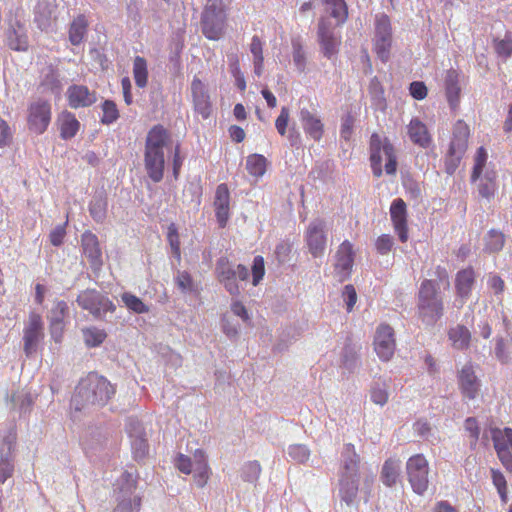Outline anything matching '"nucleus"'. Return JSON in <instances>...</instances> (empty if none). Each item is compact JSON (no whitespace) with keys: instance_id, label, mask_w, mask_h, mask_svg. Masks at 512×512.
<instances>
[{"instance_id":"nucleus-8","label":"nucleus","mask_w":512,"mask_h":512,"mask_svg":"<svg viewBox=\"0 0 512 512\" xmlns=\"http://www.w3.org/2000/svg\"><path fill=\"white\" fill-rule=\"evenodd\" d=\"M76 302L80 308L89 311L97 320H105L107 313H113L116 310L115 304L96 289L81 291Z\"/></svg>"},{"instance_id":"nucleus-6","label":"nucleus","mask_w":512,"mask_h":512,"mask_svg":"<svg viewBox=\"0 0 512 512\" xmlns=\"http://www.w3.org/2000/svg\"><path fill=\"white\" fill-rule=\"evenodd\" d=\"M226 13L223 0H207L201 15V30L209 40H219L225 31Z\"/></svg>"},{"instance_id":"nucleus-62","label":"nucleus","mask_w":512,"mask_h":512,"mask_svg":"<svg viewBox=\"0 0 512 512\" xmlns=\"http://www.w3.org/2000/svg\"><path fill=\"white\" fill-rule=\"evenodd\" d=\"M66 224L57 225L49 234V240L55 247L62 245L66 235Z\"/></svg>"},{"instance_id":"nucleus-12","label":"nucleus","mask_w":512,"mask_h":512,"mask_svg":"<svg viewBox=\"0 0 512 512\" xmlns=\"http://www.w3.org/2000/svg\"><path fill=\"white\" fill-rule=\"evenodd\" d=\"M394 329L388 324L377 327L374 336V350L382 361H389L395 352Z\"/></svg>"},{"instance_id":"nucleus-31","label":"nucleus","mask_w":512,"mask_h":512,"mask_svg":"<svg viewBox=\"0 0 512 512\" xmlns=\"http://www.w3.org/2000/svg\"><path fill=\"white\" fill-rule=\"evenodd\" d=\"M88 23L84 15L77 16L70 24L68 30L69 42L73 46L80 45L87 35Z\"/></svg>"},{"instance_id":"nucleus-19","label":"nucleus","mask_w":512,"mask_h":512,"mask_svg":"<svg viewBox=\"0 0 512 512\" xmlns=\"http://www.w3.org/2000/svg\"><path fill=\"white\" fill-rule=\"evenodd\" d=\"M213 206L217 223L220 228H224L230 218V192L227 184L217 186Z\"/></svg>"},{"instance_id":"nucleus-17","label":"nucleus","mask_w":512,"mask_h":512,"mask_svg":"<svg viewBox=\"0 0 512 512\" xmlns=\"http://www.w3.org/2000/svg\"><path fill=\"white\" fill-rule=\"evenodd\" d=\"M191 95L195 112L200 114L204 119L209 118L212 112L210 95L205 84L197 77H194L192 80Z\"/></svg>"},{"instance_id":"nucleus-43","label":"nucleus","mask_w":512,"mask_h":512,"mask_svg":"<svg viewBox=\"0 0 512 512\" xmlns=\"http://www.w3.org/2000/svg\"><path fill=\"white\" fill-rule=\"evenodd\" d=\"M133 75L139 88H144L148 82L147 62L141 56H136L133 62Z\"/></svg>"},{"instance_id":"nucleus-51","label":"nucleus","mask_w":512,"mask_h":512,"mask_svg":"<svg viewBox=\"0 0 512 512\" xmlns=\"http://www.w3.org/2000/svg\"><path fill=\"white\" fill-rule=\"evenodd\" d=\"M383 153L387 159V162L385 164V172L388 175L395 174L397 170V158L395 155L394 147L390 142H384Z\"/></svg>"},{"instance_id":"nucleus-2","label":"nucleus","mask_w":512,"mask_h":512,"mask_svg":"<svg viewBox=\"0 0 512 512\" xmlns=\"http://www.w3.org/2000/svg\"><path fill=\"white\" fill-rule=\"evenodd\" d=\"M360 456L353 444H345L341 454L338 496L349 507H356L359 492Z\"/></svg>"},{"instance_id":"nucleus-64","label":"nucleus","mask_w":512,"mask_h":512,"mask_svg":"<svg viewBox=\"0 0 512 512\" xmlns=\"http://www.w3.org/2000/svg\"><path fill=\"white\" fill-rule=\"evenodd\" d=\"M393 244V238L383 234L376 241V249L380 254L385 255L391 251Z\"/></svg>"},{"instance_id":"nucleus-34","label":"nucleus","mask_w":512,"mask_h":512,"mask_svg":"<svg viewBox=\"0 0 512 512\" xmlns=\"http://www.w3.org/2000/svg\"><path fill=\"white\" fill-rule=\"evenodd\" d=\"M137 486L136 476L133 472L125 471L120 480L118 481V487H119V496H118V502L123 498H131L133 499L135 496H138L135 494Z\"/></svg>"},{"instance_id":"nucleus-9","label":"nucleus","mask_w":512,"mask_h":512,"mask_svg":"<svg viewBox=\"0 0 512 512\" xmlns=\"http://www.w3.org/2000/svg\"><path fill=\"white\" fill-rule=\"evenodd\" d=\"M406 473L412 490L423 495L429 485V465L426 458L422 454L411 456L406 463Z\"/></svg>"},{"instance_id":"nucleus-10","label":"nucleus","mask_w":512,"mask_h":512,"mask_svg":"<svg viewBox=\"0 0 512 512\" xmlns=\"http://www.w3.org/2000/svg\"><path fill=\"white\" fill-rule=\"evenodd\" d=\"M392 46V28L389 17L380 14L375 19L374 50L382 62H387Z\"/></svg>"},{"instance_id":"nucleus-63","label":"nucleus","mask_w":512,"mask_h":512,"mask_svg":"<svg viewBox=\"0 0 512 512\" xmlns=\"http://www.w3.org/2000/svg\"><path fill=\"white\" fill-rule=\"evenodd\" d=\"M289 121V110L287 107H282L279 116L275 121V127L281 136L287 132V125Z\"/></svg>"},{"instance_id":"nucleus-32","label":"nucleus","mask_w":512,"mask_h":512,"mask_svg":"<svg viewBox=\"0 0 512 512\" xmlns=\"http://www.w3.org/2000/svg\"><path fill=\"white\" fill-rule=\"evenodd\" d=\"M89 212L91 217L98 223H102L107 214V196L105 192L100 191L94 194L89 203Z\"/></svg>"},{"instance_id":"nucleus-49","label":"nucleus","mask_w":512,"mask_h":512,"mask_svg":"<svg viewBox=\"0 0 512 512\" xmlns=\"http://www.w3.org/2000/svg\"><path fill=\"white\" fill-rule=\"evenodd\" d=\"M103 116L101 117V123L110 125L116 122L119 118V111L117 105L112 100H105L102 103Z\"/></svg>"},{"instance_id":"nucleus-22","label":"nucleus","mask_w":512,"mask_h":512,"mask_svg":"<svg viewBox=\"0 0 512 512\" xmlns=\"http://www.w3.org/2000/svg\"><path fill=\"white\" fill-rule=\"evenodd\" d=\"M81 247L84 256L90 263L91 268L93 270L100 269L103 261L102 252L97 236L90 231H85L81 236Z\"/></svg>"},{"instance_id":"nucleus-25","label":"nucleus","mask_w":512,"mask_h":512,"mask_svg":"<svg viewBox=\"0 0 512 512\" xmlns=\"http://www.w3.org/2000/svg\"><path fill=\"white\" fill-rule=\"evenodd\" d=\"M459 382L463 395L468 399H474L479 391V381L475 376L473 367L465 365L459 374Z\"/></svg>"},{"instance_id":"nucleus-38","label":"nucleus","mask_w":512,"mask_h":512,"mask_svg":"<svg viewBox=\"0 0 512 512\" xmlns=\"http://www.w3.org/2000/svg\"><path fill=\"white\" fill-rule=\"evenodd\" d=\"M400 465L396 460L388 459L385 461L381 471V480L383 484L392 487L396 484L399 477Z\"/></svg>"},{"instance_id":"nucleus-35","label":"nucleus","mask_w":512,"mask_h":512,"mask_svg":"<svg viewBox=\"0 0 512 512\" xmlns=\"http://www.w3.org/2000/svg\"><path fill=\"white\" fill-rule=\"evenodd\" d=\"M491 435L494 443V448L496 452L501 451H509L512 450V429L504 428L503 430L499 428L491 429Z\"/></svg>"},{"instance_id":"nucleus-59","label":"nucleus","mask_w":512,"mask_h":512,"mask_svg":"<svg viewBox=\"0 0 512 512\" xmlns=\"http://www.w3.org/2000/svg\"><path fill=\"white\" fill-rule=\"evenodd\" d=\"M126 431L131 439L146 436L145 429L137 418H128L126 422Z\"/></svg>"},{"instance_id":"nucleus-46","label":"nucleus","mask_w":512,"mask_h":512,"mask_svg":"<svg viewBox=\"0 0 512 512\" xmlns=\"http://www.w3.org/2000/svg\"><path fill=\"white\" fill-rule=\"evenodd\" d=\"M293 63L299 72H304L306 68V53L299 39H292Z\"/></svg>"},{"instance_id":"nucleus-52","label":"nucleus","mask_w":512,"mask_h":512,"mask_svg":"<svg viewBox=\"0 0 512 512\" xmlns=\"http://www.w3.org/2000/svg\"><path fill=\"white\" fill-rule=\"evenodd\" d=\"M487 161V152L484 147H479L475 155V163L473 166L471 181L475 182L481 176Z\"/></svg>"},{"instance_id":"nucleus-21","label":"nucleus","mask_w":512,"mask_h":512,"mask_svg":"<svg viewBox=\"0 0 512 512\" xmlns=\"http://www.w3.org/2000/svg\"><path fill=\"white\" fill-rule=\"evenodd\" d=\"M390 217L399 240L403 243L406 242L408 239L407 206L403 199L396 198L392 201Z\"/></svg>"},{"instance_id":"nucleus-42","label":"nucleus","mask_w":512,"mask_h":512,"mask_svg":"<svg viewBox=\"0 0 512 512\" xmlns=\"http://www.w3.org/2000/svg\"><path fill=\"white\" fill-rule=\"evenodd\" d=\"M387 389L388 385L384 380L374 381L370 389L371 401L380 406L385 405L389 397Z\"/></svg>"},{"instance_id":"nucleus-3","label":"nucleus","mask_w":512,"mask_h":512,"mask_svg":"<svg viewBox=\"0 0 512 512\" xmlns=\"http://www.w3.org/2000/svg\"><path fill=\"white\" fill-rule=\"evenodd\" d=\"M170 135L162 125L153 126L145 140L144 164L150 179L158 183L163 179L165 169L164 147Z\"/></svg>"},{"instance_id":"nucleus-53","label":"nucleus","mask_w":512,"mask_h":512,"mask_svg":"<svg viewBox=\"0 0 512 512\" xmlns=\"http://www.w3.org/2000/svg\"><path fill=\"white\" fill-rule=\"evenodd\" d=\"M331 17L337 20L338 24H343L348 17V9L345 0H337L328 5Z\"/></svg>"},{"instance_id":"nucleus-1","label":"nucleus","mask_w":512,"mask_h":512,"mask_svg":"<svg viewBox=\"0 0 512 512\" xmlns=\"http://www.w3.org/2000/svg\"><path fill=\"white\" fill-rule=\"evenodd\" d=\"M114 394V386L105 377L97 373H89L77 385L70 406L76 412L87 411L92 407H102Z\"/></svg>"},{"instance_id":"nucleus-47","label":"nucleus","mask_w":512,"mask_h":512,"mask_svg":"<svg viewBox=\"0 0 512 512\" xmlns=\"http://www.w3.org/2000/svg\"><path fill=\"white\" fill-rule=\"evenodd\" d=\"M504 235L497 230H490L485 238V248L489 252H498L504 246Z\"/></svg>"},{"instance_id":"nucleus-27","label":"nucleus","mask_w":512,"mask_h":512,"mask_svg":"<svg viewBox=\"0 0 512 512\" xmlns=\"http://www.w3.org/2000/svg\"><path fill=\"white\" fill-rule=\"evenodd\" d=\"M408 135L414 144L422 148L429 147L432 141L426 125L422 123L418 118L411 119L408 125Z\"/></svg>"},{"instance_id":"nucleus-57","label":"nucleus","mask_w":512,"mask_h":512,"mask_svg":"<svg viewBox=\"0 0 512 512\" xmlns=\"http://www.w3.org/2000/svg\"><path fill=\"white\" fill-rule=\"evenodd\" d=\"M68 305L65 301H57L49 314L50 322H60L65 323L64 320L68 314Z\"/></svg>"},{"instance_id":"nucleus-23","label":"nucleus","mask_w":512,"mask_h":512,"mask_svg":"<svg viewBox=\"0 0 512 512\" xmlns=\"http://www.w3.org/2000/svg\"><path fill=\"white\" fill-rule=\"evenodd\" d=\"M335 269L340 280L347 279L352 271L354 264L353 246L349 241H344L338 248L336 255Z\"/></svg>"},{"instance_id":"nucleus-29","label":"nucleus","mask_w":512,"mask_h":512,"mask_svg":"<svg viewBox=\"0 0 512 512\" xmlns=\"http://www.w3.org/2000/svg\"><path fill=\"white\" fill-rule=\"evenodd\" d=\"M58 121L60 127V136L64 140L73 138L80 128V122L76 119L73 113L68 111L62 112Z\"/></svg>"},{"instance_id":"nucleus-54","label":"nucleus","mask_w":512,"mask_h":512,"mask_svg":"<svg viewBox=\"0 0 512 512\" xmlns=\"http://www.w3.org/2000/svg\"><path fill=\"white\" fill-rule=\"evenodd\" d=\"M288 455L292 460L304 463L310 457V450L303 444H294L288 447Z\"/></svg>"},{"instance_id":"nucleus-13","label":"nucleus","mask_w":512,"mask_h":512,"mask_svg":"<svg viewBox=\"0 0 512 512\" xmlns=\"http://www.w3.org/2000/svg\"><path fill=\"white\" fill-rule=\"evenodd\" d=\"M51 121V104L47 100L38 99L29 107L28 124L30 129L42 134Z\"/></svg>"},{"instance_id":"nucleus-56","label":"nucleus","mask_w":512,"mask_h":512,"mask_svg":"<svg viewBox=\"0 0 512 512\" xmlns=\"http://www.w3.org/2000/svg\"><path fill=\"white\" fill-rule=\"evenodd\" d=\"M131 447L136 460L144 459L149 450L146 436L131 439Z\"/></svg>"},{"instance_id":"nucleus-60","label":"nucleus","mask_w":512,"mask_h":512,"mask_svg":"<svg viewBox=\"0 0 512 512\" xmlns=\"http://www.w3.org/2000/svg\"><path fill=\"white\" fill-rule=\"evenodd\" d=\"M175 467L184 474H190L194 471L192 459L182 453H179L174 460Z\"/></svg>"},{"instance_id":"nucleus-20","label":"nucleus","mask_w":512,"mask_h":512,"mask_svg":"<svg viewBox=\"0 0 512 512\" xmlns=\"http://www.w3.org/2000/svg\"><path fill=\"white\" fill-rule=\"evenodd\" d=\"M16 436L13 432H9L0 442V483H4L12 476L14 464L12 458V450L14 447Z\"/></svg>"},{"instance_id":"nucleus-37","label":"nucleus","mask_w":512,"mask_h":512,"mask_svg":"<svg viewBox=\"0 0 512 512\" xmlns=\"http://www.w3.org/2000/svg\"><path fill=\"white\" fill-rule=\"evenodd\" d=\"M445 90L450 106H455L459 100L460 88L458 74L455 70H448L445 78Z\"/></svg>"},{"instance_id":"nucleus-61","label":"nucleus","mask_w":512,"mask_h":512,"mask_svg":"<svg viewBox=\"0 0 512 512\" xmlns=\"http://www.w3.org/2000/svg\"><path fill=\"white\" fill-rule=\"evenodd\" d=\"M167 239L171 246L172 253L176 258H180V241L177 228L171 224L168 228Z\"/></svg>"},{"instance_id":"nucleus-11","label":"nucleus","mask_w":512,"mask_h":512,"mask_svg":"<svg viewBox=\"0 0 512 512\" xmlns=\"http://www.w3.org/2000/svg\"><path fill=\"white\" fill-rule=\"evenodd\" d=\"M327 225L323 219L311 221L305 232V241L314 258H321L327 246Z\"/></svg>"},{"instance_id":"nucleus-24","label":"nucleus","mask_w":512,"mask_h":512,"mask_svg":"<svg viewBox=\"0 0 512 512\" xmlns=\"http://www.w3.org/2000/svg\"><path fill=\"white\" fill-rule=\"evenodd\" d=\"M299 119L307 135L319 141L323 135V124L314 111L303 107L299 112Z\"/></svg>"},{"instance_id":"nucleus-41","label":"nucleus","mask_w":512,"mask_h":512,"mask_svg":"<svg viewBox=\"0 0 512 512\" xmlns=\"http://www.w3.org/2000/svg\"><path fill=\"white\" fill-rule=\"evenodd\" d=\"M266 162V158L263 155H250L246 160V169L255 178H260L266 172Z\"/></svg>"},{"instance_id":"nucleus-16","label":"nucleus","mask_w":512,"mask_h":512,"mask_svg":"<svg viewBox=\"0 0 512 512\" xmlns=\"http://www.w3.org/2000/svg\"><path fill=\"white\" fill-rule=\"evenodd\" d=\"M57 17V0H38L34 8V21L41 31H48Z\"/></svg>"},{"instance_id":"nucleus-26","label":"nucleus","mask_w":512,"mask_h":512,"mask_svg":"<svg viewBox=\"0 0 512 512\" xmlns=\"http://www.w3.org/2000/svg\"><path fill=\"white\" fill-rule=\"evenodd\" d=\"M7 45L15 51H26L28 48V37L26 28L19 21L11 24L7 30Z\"/></svg>"},{"instance_id":"nucleus-33","label":"nucleus","mask_w":512,"mask_h":512,"mask_svg":"<svg viewBox=\"0 0 512 512\" xmlns=\"http://www.w3.org/2000/svg\"><path fill=\"white\" fill-rule=\"evenodd\" d=\"M359 365L357 347L351 343H346L340 358V367L348 373H353Z\"/></svg>"},{"instance_id":"nucleus-5","label":"nucleus","mask_w":512,"mask_h":512,"mask_svg":"<svg viewBox=\"0 0 512 512\" xmlns=\"http://www.w3.org/2000/svg\"><path fill=\"white\" fill-rule=\"evenodd\" d=\"M215 273L218 281L233 297L238 296L241 291L238 281L245 282L250 276L249 270L246 266L242 264H235L224 256L220 257L216 261Z\"/></svg>"},{"instance_id":"nucleus-7","label":"nucleus","mask_w":512,"mask_h":512,"mask_svg":"<svg viewBox=\"0 0 512 512\" xmlns=\"http://www.w3.org/2000/svg\"><path fill=\"white\" fill-rule=\"evenodd\" d=\"M470 130L468 125L458 120L453 127V135L445 158V171L452 175L458 168L468 147Z\"/></svg>"},{"instance_id":"nucleus-28","label":"nucleus","mask_w":512,"mask_h":512,"mask_svg":"<svg viewBox=\"0 0 512 512\" xmlns=\"http://www.w3.org/2000/svg\"><path fill=\"white\" fill-rule=\"evenodd\" d=\"M383 145L381 137L374 133L370 138V163L373 175L380 177L382 175V155Z\"/></svg>"},{"instance_id":"nucleus-48","label":"nucleus","mask_w":512,"mask_h":512,"mask_svg":"<svg viewBox=\"0 0 512 512\" xmlns=\"http://www.w3.org/2000/svg\"><path fill=\"white\" fill-rule=\"evenodd\" d=\"M261 473V466L258 461H250L243 465L241 469V478L245 482L255 483Z\"/></svg>"},{"instance_id":"nucleus-36","label":"nucleus","mask_w":512,"mask_h":512,"mask_svg":"<svg viewBox=\"0 0 512 512\" xmlns=\"http://www.w3.org/2000/svg\"><path fill=\"white\" fill-rule=\"evenodd\" d=\"M449 339L453 343V347L458 350H464L469 347L471 333L464 325H457L448 332Z\"/></svg>"},{"instance_id":"nucleus-44","label":"nucleus","mask_w":512,"mask_h":512,"mask_svg":"<svg viewBox=\"0 0 512 512\" xmlns=\"http://www.w3.org/2000/svg\"><path fill=\"white\" fill-rule=\"evenodd\" d=\"M41 87L45 92H50L53 94L60 93L61 81L59 79V74L55 69L49 68L48 71L44 74L41 81Z\"/></svg>"},{"instance_id":"nucleus-50","label":"nucleus","mask_w":512,"mask_h":512,"mask_svg":"<svg viewBox=\"0 0 512 512\" xmlns=\"http://www.w3.org/2000/svg\"><path fill=\"white\" fill-rule=\"evenodd\" d=\"M494 49L498 57L504 61L507 60L512 55V38L510 35L506 34L501 40L495 39Z\"/></svg>"},{"instance_id":"nucleus-40","label":"nucleus","mask_w":512,"mask_h":512,"mask_svg":"<svg viewBox=\"0 0 512 512\" xmlns=\"http://www.w3.org/2000/svg\"><path fill=\"white\" fill-rule=\"evenodd\" d=\"M82 335L84 342L88 347L100 346L107 337V334L103 329L95 326L83 328Z\"/></svg>"},{"instance_id":"nucleus-39","label":"nucleus","mask_w":512,"mask_h":512,"mask_svg":"<svg viewBox=\"0 0 512 512\" xmlns=\"http://www.w3.org/2000/svg\"><path fill=\"white\" fill-rule=\"evenodd\" d=\"M32 402L31 395L24 390L13 392L10 396V408L18 409L21 414L30 410Z\"/></svg>"},{"instance_id":"nucleus-14","label":"nucleus","mask_w":512,"mask_h":512,"mask_svg":"<svg viewBox=\"0 0 512 512\" xmlns=\"http://www.w3.org/2000/svg\"><path fill=\"white\" fill-rule=\"evenodd\" d=\"M317 35L323 56L332 59L339 51L340 37L335 33L331 24L325 20L319 22Z\"/></svg>"},{"instance_id":"nucleus-18","label":"nucleus","mask_w":512,"mask_h":512,"mask_svg":"<svg viewBox=\"0 0 512 512\" xmlns=\"http://www.w3.org/2000/svg\"><path fill=\"white\" fill-rule=\"evenodd\" d=\"M66 95L68 104L73 109L90 107L97 101L96 91L90 90L85 85L69 86Z\"/></svg>"},{"instance_id":"nucleus-58","label":"nucleus","mask_w":512,"mask_h":512,"mask_svg":"<svg viewBox=\"0 0 512 512\" xmlns=\"http://www.w3.org/2000/svg\"><path fill=\"white\" fill-rule=\"evenodd\" d=\"M252 284L257 286L265 275L264 258L260 255L255 256L252 264Z\"/></svg>"},{"instance_id":"nucleus-30","label":"nucleus","mask_w":512,"mask_h":512,"mask_svg":"<svg viewBox=\"0 0 512 512\" xmlns=\"http://www.w3.org/2000/svg\"><path fill=\"white\" fill-rule=\"evenodd\" d=\"M475 274L472 268L459 271L456 275V291L459 297L467 298L473 288Z\"/></svg>"},{"instance_id":"nucleus-55","label":"nucleus","mask_w":512,"mask_h":512,"mask_svg":"<svg viewBox=\"0 0 512 512\" xmlns=\"http://www.w3.org/2000/svg\"><path fill=\"white\" fill-rule=\"evenodd\" d=\"M141 506L140 496H135L133 499L123 497L115 507L113 512H137Z\"/></svg>"},{"instance_id":"nucleus-45","label":"nucleus","mask_w":512,"mask_h":512,"mask_svg":"<svg viewBox=\"0 0 512 512\" xmlns=\"http://www.w3.org/2000/svg\"><path fill=\"white\" fill-rule=\"evenodd\" d=\"M122 301L123 303L125 304V306L133 311L134 313H137V314H143V313H146L149 311V308L146 304L143 303V301L131 294V293H128V292H125L122 294Z\"/></svg>"},{"instance_id":"nucleus-15","label":"nucleus","mask_w":512,"mask_h":512,"mask_svg":"<svg viewBox=\"0 0 512 512\" xmlns=\"http://www.w3.org/2000/svg\"><path fill=\"white\" fill-rule=\"evenodd\" d=\"M23 333L24 352L27 357H30L36 353L38 344L44 337L41 317L37 314H32Z\"/></svg>"},{"instance_id":"nucleus-4","label":"nucleus","mask_w":512,"mask_h":512,"mask_svg":"<svg viewBox=\"0 0 512 512\" xmlns=\"http://www.w3.org/2000/svg\"><path fill=\"white\" fill-rule=\"evenodd\" d=\"M418 317L427 327H434L444 314V303L435 281L424 280L418 292Z\"/></svg>"}]
</instances>
